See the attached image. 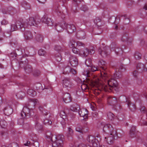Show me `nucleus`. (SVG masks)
Returning <instances> with one entry per match:
<instances>
[{
	"label": "nucleus",
	"mask_w": 147,
	"mask_h": 147,
	"mask_svg": "<svg viewBox=\"0 0 147 147\" xmlns=\"http://www.w3.org/2000/svg\"><path fill=\"white\" fill-rule=\"evenodd\" d=\"M46 135L48 142H53V147H63V136L60 134L57 136H53L50 132H47Z\"/></svg>",
	"instance_id": "nucleus-1"
},
{
	"label": "nucleus",
	"mask_w": 147,
	"mask_h": 147,
	"mask_svg": "<svg viewBox=\"0 0 147 147\" xmlns=\"http://www.w3.org/2000/svg\"><path fill=\"white\" fill-rule=\"evenodd\" d=\"M103 131L106 132L108 130H109V136L107 138H105V140L107 143L110 144L113 143L115 140L117 139L119 137L116 130L114 129L112 126L110 124H106L104 125L103 129Z\"/></svg>",
	"instance_id": "nucleus-2"
},
{
	"label": "nucleus",
	"mask_w": 147,
	"mask_h": 147,
	"mask_svg": "<svg viewBox=\"0 0 147 147\" xmlns=\"http://www.w3.org/2000/svg\"><path fill=\"white\" fill-rule=\"evenodd\" d=\"M18 26H19V28L22 31H24L25 28L28 26L27 20L26 19H22L12 24L11 26V30L13 31L17 30L18 28Z\"/></svg>",
	"instance_id": "nucleus-3"
},
{
	"label": "nucleus",
	"mask_w": 147,
	"mask_h": 147,
	"mask_svg": "<svg viewBox=\"0 0 147 147\" xmlns=\"http://www.w3.org/2000/svg\"><path fill=\"white\" fill-rule=\"evenodd\" d=\"M107 81L106 84L101 85L100 87L102 90L110 92L111 91L113 88L116 87L117 86V83L114 79L111 78L108 80H107Z\"/></svg>",
	"instance_id": "nucleus-4"
},
{
	"label": "nucleus",
	"mask_w": 147,
	"mask_h": 147,
	"mask_svg": "<svg viewBox=\"0 0 147 147\" xmlns=\"http://www.w3.org/2000/svg\"><path fill=\"white\" fill-rule=\"evenodd\" d=\"M70 109L73 111H78L79 115L80 117H82L84 119L87 118L88 112L87 110L85 109H80L79 106L76 105L74 107H71Z\"/></svg>",
	"instance_id": "nucleus-5"
},
{
	"label": "nucleus",
	"mask_w": 147,
	"mask_h": 147,
	"mask_svg": "<svg viewBox=\"0 0 147 147\" xmlns=\"http://www.w3.org/2000/svg\"><path fill=\"white\" fill-rule=\"evenodd\" d=\"M98 64L100 67L102 69V70H100L101 75L103 79L105 81V79H108L107 76L105 71L107 69L106 66V62L102 60H100L98 62Z\"/></svg>",
	"instance_id": "nucleus-6"
},
{
	"label": "nucleus",
	"mask_w": 147,
	"mask_h": 147,
	"mask_svg": "<svg viewBox=\"0 0 147 147\" xmlns=\"http://www.w3.org/2000/svg\"><path fill=\"white\" fill-rule=\"evenodd\" d=\"M61 84L63 87L69 90L73 86L71 80L69 77H64L62 79Z\"/></svg>",
	"instance_id": "nucleus-7"
},
{
	"label": "nucleus",
	"mask_w": 147,
	"mask_h": 147,
	"mask_svg": "<svg viewBox=\"0 0 147 147\" xmlns=\"http://www.w3.org/2000/svg\"><path fill=\"white\" fill-rule=\"evenodd\" d=\"M87 141L90 143L92 144L93 147H98L99 146V143L98 141L95 138L92 136H89L87 138Z\"/></svg>",
	"instance_id": "nucleus-8"
},
{
	"label": "nucleus",
	"mask_w": 147,
	"mask_h": 147,
	"mask_svg": "<svg viewBox=\"0 0 147 147\" xmlns=\"http://www.w3.org/2000/svg\"><path fill=\"white\" fill-rule=\"evenodd\" d=\"M26 20H27L28 26L29 24L30 26H36L40 22V19L34 18L32 17H30L28 19H26Z\"/></svg>",
	"instance_id": "nucleus-9"
},
{
	"label": "nucleus",
	"mask_w": 147,
	"mask_h": 147,
	"mask_svg": "<svg viewBox=\"0 0 147 147\" xmlns=\"http://www.w3.org/2000/svg\"><path fill=\"white\" fill-rule=\"evenodd\" d=\"M90 70H91V71L94 72L98 70L99 69L96 66H92L91 67H90L88 69L84 70L83 72V74L86 76V77H90L91 74L90 71Z\"/></svg>",
	"instance_id": "nucleus-10"
},
{
	"label": "nucleus",
	"mask_w": 147,
	"mask_h": 147,
	"mask_svg": "<svg viewBox=\"0 0 147 147\" xmlns=\"http://www.w3.org/2000/svg\"><path fill=\"white\" fill-rule=\"evenodd\" d=\"M69 62L72 67H75L78 65V60L77 57L74 56H71L69 58Z\"/></svg>",
	"instance_id": "nucleus-11"
},
{
	"label": "nucleus",
	"mask_w": 147,
	"mask_h": 147,
	"mask_svg": "<svg viewBox=\"0 0 147 147\" xmlns=\"http://www.w3.org/2000/svg\"><path fill=\"white\" fill-rule=\"evenodd\" d=\"M31 114L29 108L26 107H24L21 113L22 117L23 118H24L26 116L30 117Z\"/></svg>",
	"instance_id": "nucleus-12"
},
{
	"label": "nucleus",
	"mask_w": 147,
	"mask_h": 147,
	"mask_svg": "<svg viewBox=\"0 0 147 147\" xmlns=\"http://www.w3.org/2000/svg\"><path fill=\"white\" fill-rule=\"evenodd\" d=\"M94 53V51L93 49H90V51L87 48L85 49L84 51L80 52V54L82 56L86 57L89 54H93Z\"/></svg>",
	"instance_id": "nucleus-13"
},
{
	"label": "nucleus",
	"mask_w": 147,
	"mask_h": 147,
	"mask_svg": "<svg viewBox=\"0 0 147 147\" xmlns=\"http://www.w3.org/2000/svg\"><path fill=\"white\" fill-rule=\"evenodd\" d=\"M60 115V117L62 119V121H61V123L63 127L65 126L66 121L67 120V118L65 112L63 111H61Z\"/></svg>",
	"instance_id": "nucleus-14"
},
{
	"label": "nucleus",
	"mask_w": 147,
	"mask_h": 147,
	"mask_svg": "<svg viewBox=\"0 0 147 147\" xmlns=\"http://www.w3.org/2000/svg\"><path fill=\"white\" fill-rule=\"evenodd\" d=\"M65 22L63 21L61 24L57 25L55 26V29L58 32H61L63 29H65L67 28Z\"/></svg>",
	"instance_id": "nucleus-15"
},
{
	"label": "nucleus",
	"mask_w": 147,
	"mask_h": 147,
	"mask_svg": "<svg viewBox=\"0 0 147 147\" xmlns=\"http://www.w3.org/2000/svg\"><path fill=\"white\" fill-rule=\"evenodd\" d=\"M41 20L43 23L47 24L48 26H51L53 24V22L51 19L46 16L43 17L41 19Z\"/></svg>",
	"instance_id": "nucleus-16"
},
{
	"label": "nucleus",
	"mask_w": 147,
	"mask_h": 147,
	"mask_svg": "<svg viewBox=\"0 0 147 147\" xmlns=\"http://www.w3.org/2000/svg\"><path fill=\"white\" fill-rule=\"evenodd\" d=\"M107 47H105L102 48H100L98 49V52L103 57H106L108 55L107 51Z\"/></svg>",
	"instance_id": "nucleus-17"
},
{
	"label": "nucleus",
	"mask_w": 147,
	"mask_h": 147,
	"mask_svg": "<svg viewBox=\"0 0 147 147\" xmlns=\"http://www.w3.org/2000/svg\"><path fill=\"white\" fill-rule=\"evenodd\" d=\"M117 100L115 97H112L110 96L108 97L107 102L109 105H113L116 104Z\"/></svg>",
	"instance_id": "nucleus-18"
},
{
	"label": "nucleus",
	"mask_w": 147,
	"mask_h": 147,
	"mask_svg": "<svg viewBox=\"0 0 147 147\" xmlns=\"http://www.w3.org/2000/svg\"><path fill=\"white\" fill-rule=\"evenodd\" d=\"M62 98L63 101L66 103H69L71 100L70 95L68 93L64 94Z\"/></svg>",
	"instance_id": "nucleus-19"
},
{
	"label": "nucleus",
	"mask_w": 147,
	"mask_h": 147,
	"mask_svg": "<svg viewBox=\"0 0 147 147\" xmlns=\"http://www.w3.org/2000/svg\"><path fill=\"white\" fill-rule=\"evenodd\" d=\"M66 24H67V28L66 29L69 33H71L76 30V28L74 25L72 24L68 25Z\"/></svg>",
	"instance_id": "nucleus-20"
},
{
	"label": "nucleus",
	"mask_w": 147,
	"mask_h": 147,
	"mask_svg": "<svg viewBox=\"0 0 147 147\" xmlns=\"http://www.w3.org/2000/svg\"><path fill=\"white\" fill-rule=\"evenodd\" d=\"M25 38L26 40H30L32 37V35L30 32L29 31H26L24 33Z\"/></svg>",
	"instance_id": "nucleus-21"
},
{
	"label": "nucleus",
	"mask_w": 147,
	"mask_h": 147,
	"mask_svg": "<svg viewBox=\"0 0 147 147\" xmlns=\"http://www.w3.org/2000/svg\"><path fill=\"white\" fill-rule=\"evenodd\" d=\"M13 112V109L10 107L5 109L4 110V113L5 115L9 116L11 115Z\"/></svg>",
	"instance_id": "nucleus-22"
},
{
	"label": "nucleus",
	"mask_w": 147,
	"mask_h": 147,
	"mask_svg": "<svg viewBox=\"0 0 147 147\" xmlns=\"http://www.w3.org/2000/svg\"><path fill=\"white\" fill-rule=\"evenodd\" d=\"M127 105L129 109L132 111H134L136 109V106L130 101H128L127 102Z\"/></svg>",
	"instance_id": "nucleus-23"
},
{
	"label": "nucleus",
	"mask_w": 147,
	"mask_h": 147,
	"mask_svg": "<svg viewBox=\"0 0 147 147\" xmlns=\"http://www.w3.org/2000/svg\"><path fill=\"white\" fill-rule=\"evenodd\" d=\"M71 67L68 66L63 69L62 74L65 75L68 74L70 72Z\"/></svg>",
	"instance_id": "nucleus-24"
},
{
	"label": "nucleus",
	"mask_w": 147,
	"mask_h": 147,
	"mask_svg": "<svg viewBox=\"0 0 147 147\" xmlns=\"http://www.w3.org/2000/svg\"><path fill=\"white\" fill-rule=\"evenodd\" d=\"M69 45L71 48L76 47L77 46L76 42L74 40H71L69 43Z\"/></svg>",
	"instance_id": "nucleus-25"
},
{
	"label": "nucleus",
	"mask_w": 147,
	"mask_h": 147,
	"mask_svg": "<svg viewBox=\"0 0 147 147\" xmlns=\"http://www.w3.org/2000/svg\"><path fill=\"white\" fill-rule=\"evenodd\" d=\"M35 39L38 42H41L43 40V37L40 34H37L36 36Z\"/></svg>",
	"instance_id": "nucleus-26"
},
{
	"label": "nucleus",
	"mask_w": 147,
	"mask_h": 147,
	"mask_svg": "<svg viewBox=\"0 0 147 147\" xmlns=\"http://www.w3.org/2000/svg\"><path fill=\"white\" fill-rule=\"evenodd\" d=\"M22 7H24L25 9H29L30 8V6L29 4L25 1H24L22 3Z\"/></svg>",
	"instance_id": "nucleus-27"
},
{
	"label": "nucleus",
	"mask_w": 147,
	"mask_h": 147,
	"mask_svg": "<svg viewBox=\"0 0 147 147\" xmlns=\"http://www.w3.org/2000/svg\"><path fill=\"white\" fill-rule=\"evenodd\" d=\"M28 94L32 96H34L36 95L35 91L32 89H29L27 91Z\"/></svg>",
	"instance_id": "nucleus-28"
},
{
	"label": "nucleus",
	"mask_w": 147,
	"mask_h": 147,
	"mask_svg": "<svg viewBox=\"0 0 147 147\" xmlns=\"http://www.w3.org/2000/svg\"><path fill=\"white\" fill-rule=\"evenodd\" d=\"M0 125L2 128H5L7 125V123L4 120H1L0 121Z\"/></svg>",
	"instance_id": "nucleus-29"
},
{
	"label": "nucleus",
	"mask_w": 147,
	"mask_h": 147,
	"mask_svg": "<svg viewBox=\"0 0 147 147\" xmlns=\"http://www.w3.org/2000/svg\"><path fill=\"white\" fill-rule=\"evenodd\" d=\"M55 49L56 51H60L63 50L65 48L63 46H61L60 45H57L55 46Z\"/></svg>",
	"instance_id": "nucleus-30"
},
{
	"label": "nucleus",
	"mask_w": 147,
	"mask_h": 147,
	"mask_svg": "<svg viewBox=\"0 0 147 147\" xmlns=\"http://www.w3.org/2000/svg\"><path fill=\"white\" fill-rule=\"evenodd\" d=\"M39 109L40 111L42 112L43 115L45 116L48 115V112L46 110L44 109L42 106H40L39 107Z\"/></svg>",
	"instance_id": "nucleus-31"
},
{
	"label": "nucleus",
	"mask_w": 147,
	"mask_h": 147,
	"mask_svg": "<svg viewBox=\"0 0 147 147\" xmlns=\"http://www.w3.org/2000/svg\"><path fill=\"white\" fill-rule=\"evenodd\" d=\"M136 68L137 69H141L143 70H144L145 69V66L143 64L140 63L137 65Z\"/></svg>",
	"instance_id": "nucleus-32"
},
{
	"label": "nucleus",
	"mask_w": 147,
	"mask_h": 147,
	"mask_svg": "<svg viewBox=\"0 0 147 147\" xmlns=\"http://www.w3.org/2000/svg\"><path fill=\"white\" fill-rule=\"evenodd\" d=\"M43 123L44 124L49 125L52 123V122L51 120L47 118H46L44 119L43 121Z\"/></svg>",
	"instance_id": "nucleus-33"
},
{
	"label": "nucleus",
	"mask_w": 147,
	"mask_h": 147,
	"mask_svg": "<svg viewBox=\"0 0 147 147\" xmlns=\"http://www.w3.org/2000/svg\"><path fill=\"white\" fill-rule=\"evenodd\" d=\"M107 116L109 119L112 120L113 119L115 116L111 112H109L107 113Z\"/></svg>",
	"instance_id": "nucleus-34"
},
{
	"label": "nucleus",
	"mask_w": 147,
	"mask_h": 147,
	"mask_svg": "<svg viewBox=\"0 0 147 147\" xmlns=\"http://www.w3.org/2000/svg\"><path fill=\"white\" fill-rule=\"evenodd\" d=\"M46 53L45 51L42 49H40L38 51V54L40 56H44Z\"/></svg>",
	"instance_id": "nucleus-35"
},
{
	"label": "nucleus",
	"mask_w": 147,
	"mask_h": 147,
	"mask_svg": "<svg viewBox=\"0 0 147 147\" xmlns=\"http://www.w3.org/2000/svg\"><path fill=\"white\" fill-rule=\"evenodd\" d=\"M134 56L135 58L138 60H139L141 58V54L139 53H136Z\"/></svg>",
	"instance_id": "nucleus-36"
},
{
	"label": "nucleus",
	"mask_w": 147,
	"mask_h": 147,
	"mask_svg": "<svg viewBox=\"0 0 147 147\" xmlns=\"http://www.w3.org/2000/svg\"><path fill=\"white\" fill-rule=\"evenodd\" d=\"M136 130V127L135 126L132 127L131 128L130 131V134L131 136H133L134 134L135 131Z\"/></svg>",
	"instance_id": "nucleus-37"
},
{
	"label": "nucleus",
	"mask_w": 147,
	"mask_h": 147,
	"mask_svg": "<svg viewBox=\"0 0 147 147\" xmlns=\"http://www.w3.org/2000/svg\"><path fill=\"white\" fill-rule=\"evenodd\" d=\"M74 135V131L73 129L70 127L68 128V135L72 136Z\"/></svg>",
	"instance_id": "nucleus-38"
},
{
	"label": "nucleus",
	"mask_w": 147,
	"mask_h": 147,
	"mask_svg": "<svg viewBox=\"0 0 147 147\" xmlns=\"http://www.w3.org/2000/svg\"><path fill=\"white\" fill-rule=\"evenodd\" d=\"M111 51H115L117 54H118L119 51H121V50L120 49H118L117 48H116L115 49H113V47H111Z\"/></svg>",
	"instance_id": "nucleus-39"
},
{
	"label": "nucleus",
	"mask_w": 147,
	"mask_h": 147,
	"mask_svg": "<svg viewBox=\"0 0 147 147\" xmlns=\"http://www.w3.org/2000/svg\"><path fill=\"white\" fill-rule=\"evenodd\" d=\"M75 147H91L89 145L86 146L85 144H81L79 145L76 144L75 146Z\"/></svg>",
	"instance_id": "nucleus-40"
},
{
	"label": "nucleus",
	"mask_w": 147,
	"mask_h": 147,
	"mask_svg": "<svg viewBox=\"0 0 147 147\" xmlns=\"http://www.w3.org/2000/svg\"><path fill=\"white\" fill-rule=\"evenodd\" d=\"M76 45L78 47H84L85 46V45L84 43L79 41L76 42Z\"/></svg>",
	"instance_id": "nucleus-41"
},
{
	"label": "nucleus",
	"mask_w": 147,
	"mask_h": 147,
	"mask_svg": "<svg viewBox=\"0 0 147 147\" xmlns=\"http://www.w3.org/2000/svg\"><path fill=\"white\" fill-rule=\"evenodd\" d=\"M140 111L142 112H143L144 113L146 114V115L147 116V109H146L144 107H141Z\"/></svg>",
	"instance_id": "nucleus-42"
},
{
	"label": "nucleus",
	"mask_w": 147,
	"mask_h": 147,
	"mask_svg": "<svg viewBox=\"0 0 147 147\" xmlns=\"http://www.w3.org/2000/svg\"><path fill=\"white\" fill-rule=\"evenodd\" d=\"M54 10L57 13V15L60 16L61 13V12L58 9V7L56 6L54 8Z\"/></svg>",
	"instance_id": "nucleus-43"
},
{
	"label": "nucleus",
	"mask_w": 147,
	"mask_h": 147,
	"mask_svg": "<svg viewBox=\"0 0 147 147\" xmlns=\"http://www.w3.org/2000/svg\"><path fill=\"white\" fill-rule=\"evenodd\" d=\"M74 47L72 48L73 52L76 54H78L79 53L78 49L76 47Z\"/></svg>",
	"instance_id": "nucleus-44"
},
{
	"label": "nucleus",
	"mask_w": 147,
	"mask_h": 147,
	"mask_svg": "<svg viewBox=\"0 0 147 147\" xmlns=\"http://www.w3.org/2000/svg\"><path fill=\"white\" fill-rule=\"evenodd\" d=\"M76 131L80 133H82L83 132L82 129L81 127H77L76 129Z\"/></svg>",
	"instance_id": "nucleus-45"
},
{
	"label": "nucleus",
	"mask_w": 147,
	"mask_h": 147,
	"mask_svg": "<svg viewBox=\"0 0 147 147\" xmlns=\"http://www.w3.org/2000/svg\"><path fill=\"white\" fill-rule=\"evenodd\" d=\"M100 19L98 18H96L94 20V23L96 24H97L98 22H100Z\"/></svg>",
	"instance_id": "nucleus-46"
},
{
	"label": "nucleus",
	"mask_w": 147,
	"mask_h": 147,
	"mask_svg": "<svg viewBox=\"0 0 147 147\" xmlns=\"http://www.w3.org/2000/svg\"><path fill=\"white\" fill-rule=\"evenodd\" d=\"M8 23V22L5 20H3L1 22V24L3 25H5Z\"/></svg>",
	"instance_id": "nucleus-47"
},
{
	"label": "nucleus",
	"mask_w": 147,
	"mask_h": 147,
	"mask_svg": "<svg viewBox=\"0 0 147 147\" xmlns=\"http://www.w3.org/2000/svg\"><path fill=\"white\" fill-rule=\"evenodd\" d=\"M16 56V53H11L10 54V57L13 59H15Z\"/></svg>",
	"instance_id": "nucleus-48"
},
{
	"label": "nucleus",
	"mask_w": 147,
	"mask_h": 147,
	"mask_svg": "<svg viewBox=\"0 0 147 147\" xmlns=\"http://www.w3.org/2000/svg\"><path fill=\"white\" fill-rule=\"evenodd\" d=\"M72 74H76V70L73 69H72L71 68L70 72Z\"/></svg>",
	"instance_id": "nucleus-49"
},
{
	"label": "nucleus",
	"mask_w": 147,
	"mask_h": 147,
	"mask_svg": "<svg viewBox=\"0 0 147 147\" xmlns=\"http://www.w3.org/2000/svg\"><path fill=\"white\" fill-rule=\"evenodd\" d=\"M31 102H33L35 105L37 104L38 102V100L36 99H31Z\"/></svg>",
	"instance_id": "nucleus-50"
},
{
	"label": "nucleus",
	"mask_w": 147,
	"mask_h": 147,
	"mask_svg": "<svg viewBox=\"0 0 147 147\" xmlns=\"http://www.w3.org/2000/svg\"><path fill=\"white\" fill-rule=\"evenodd\" d=\"M133 75L134 77H137L138 75V73L137 71H134L133 72Z\"/></svg>",
	"instance_id": "nucleus-51"
},
{
	"label": "nucleus",
	"mask_w": 147,
	"mask_h": 147,
	"mask_svg": "<svg viewBox=\"0 0 147 147\" xmlns=\"http://www.w3.org/2000/svg\"><path fill=\"white\" fill-rule=\"evenodd\" d=\"M38 127L41 128L42 127V126L41 125L40 123H36V129H38Z\"/></svg>",
	"instance_id": "nucleus-52"
},
{
	"label": "nucleus",
	"mask_w": 147,
	"mask_h": 147,
	"mask_svg": "<svg viewBox=\"0 0 147 147\" xmlns=\"http://www.w3.org/2000/svg\"><path fill=\"white\" fill-rule=\"evenodd\" d=\"M56 59L58 61H60L61 60V57L59 55L58 57L56 56Z\"/></svg>",
	"instance_id": "nucleus-53"
},
{
	"label": "nucleus",
	"mask_w": 147,
	"mask_h": 147,
	"mask_svg": "<svg viewBox=\"0 0 147 147\" xmlns=\"http://www.w3.org/2000/svg\"><path fill=\"white\" fill-rule=\"evenodd\" d=\"M119 74V73L118 72H116L114 74V77L116 78H118L119 77V76L117 75Z\"/></svg>",
	"instance_id": "nucleus-54"
},
{
	"label": "nucleus",
	"mask_w": 147,
	"mask_h": 147,
	"mask_svg": "<svg viewBox=\"0 0 147 147\" xmlns=\"http://www.w3.org/2000/svg\"><path fill=\"white\" fill-rule=\"evenodd\" d=\"M40 3H44L46 1V0H37Z\"/></svg>",
	"instance_id": "nucleus-55"
},
{
	"label": "nucleus",
	"mask_w": 147,
	"mask_h": 147,
	"mask_svg": "<svg viewBox=\"0 0 147 147\" xmlns=\"http://www.w3.org/2000/svg\"><path fill=\"white\" fill-rule=\"evenodd\" d=\"M30 142L29 141H27V142L24 144V145L25 146H29L30 144Z\"/></svg>",
	"instance_id": "nucleus-56"
},
{
	"label": "nucleus",
	"mask_w": 147,
	"mask_h": 147,
	"mask_svg": "<svg viewBox=\"0 0 147 147\" xmlns=\"http://www.w3.org/2000/svg\"><path fill=\"white\" fill-rule=\"evenodd\" d=\"M141 122L143 123V125H147V122L146 121H143L142 122Z\"/></svg>",
	"instance_id": "nucleus-57"
},
{
	"label": "nucleus",
	"mask_w": 147,
	"mask_h": 147,
	"mask_svg": "<svg viewBox=\"0 0 147 147\" xmlns=\"http://www.w3.org/2000/svg\"><path fill=\"white\" fill-rule=\"evenodd\" d=\"M90 61V59H86V65H87V66H89V65H88V64H87V62L88 61V62L89 61Z\"/></svg>",
	"instance_id": "nucleus-58"
},
{
	"label": "nucleus",
	"mask_w": 147,
	"mask_h": 147,
	"mask_svg": "<svg viewBox=\"0 0 147 147\" xmlns=\"http://www.w3.org/2000/svg\"><path fill=\"white\" fill-rule=\"evenodd\" d=\"M73 1L74 2H76L77 3H78V2H80V0H73Z\"/></svg>",
	"instance_id": "nucleus-59"
},
{
	"label": "nucleus",
	"mask_w": 147,
	"mask_h": 147,
	"mask_svg": "<svg viewBox=\"0 0 147 147\" xmlns=\"http://www.w3.org/2000/svg\"><path fill=\"white\" fill-rule=\"evenodd\" d=\"M2 12L3 14H6L7 13L6 11H4L3 10H2Z\"/></svg>",
	"instance_id": "nucleus-60"
},
{
	"label": "nucleus",
	"mask_w": 147,
	"mask_h": 147,
	"mask_svg": "<svg viewBox=\"0 0 147 147\" xmlns=\"http://www.w3.org/2000/svg\"><path fill=\"white\" fill-rule=\"evenodd\" d=\"M82 10H83V11H86V10H87L88 9H87V8H86V9H84V8H82Z\"/></svg>",
	"instance_id": "nucleus-61"
},
{
	"label": "nucleus",
	"mask_w": 147,
	"mask_h": 147,
	"mask_svg": "<svg viewBox=\"0 0 147 147\" xmlns=\"http://www.w3.org/2000/svg\"><path fill=\"white\" fill-rule=\"evenodd\" d=\"M144 144L146 147H147V144L146 143V142H144Z\"/></svg>",
	"instance_id": "nucleus-62"
},
{
	"label": "nucleus",
	"mask_w": 147,
	"mask_h": 147,
	"mask_svg": "<svg viewBox=\"0 0 147 147\" xmlns=\"http://www.w3.org/2000/svg\"><path fill=\"white\" fill-rule=\"evenodd\" d=\"M144 8L145 10H147V7L146 6H144Z\"/></svg>",
	"instance_id": "nucleus-63"
},
{
	"label": "nucleus",
	"mask_w": 147,
	"mask_h": 147,
	"mask_svg": "<svg viewBox=\"0 0 147 147\" xmlns=\"http://www.w3.org/2000/svg\"><path fill=\"white\" fill-rule=\"evenodd\" d=\"M99 147H107V146H105V145H102L100 146H99Z\"/></svg>",
	"instance_id": "nucleus-64"
}]
</instances>
